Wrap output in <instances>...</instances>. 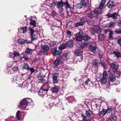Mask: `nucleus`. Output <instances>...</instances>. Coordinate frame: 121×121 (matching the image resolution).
<instances>
[{
    "instance_id": "obj_1",
    "label": "nucleus",
    "mask_w": 121,
    "mask_h": 121,
    "mask_svg": "<svg viewBox=\"0 0 121 121\" xmlns=\"http://www.w3.org/2000/svg\"><path fill=\"white\" fill-rule=\"evenodd\" d=\"M48 4L49 6L53 9H54L56 5L57 10L60 13H61L63 11V7L65 6V9L67 10V14L69 16L71 14L72 12L71 10H73V8L71 9L70 8V5L67 0L63 2L62 0H60L57 1L56 4L53 1H50Z\"/></svg>"
},
{
    "instance_id": "obj_2",
    "label": "nucleus",
    "mask_w": 121,
    "mask_h": 121,
    "mask_svg": "<svg viewBox=\"0 0 121 121\" xmlns=\"http://www.w3.org/2000/svg\"><path fill=\"white\" fill-rule=\"evenodd\" d=\"M42 89L38 93L39 95H41L46 94L48 90V87L46 85H44L42 86Z\"/></svg>"
},
{
    "instance_id": "obj_3",
    "label": "nucleus",
    "mask_w": 121,
    "mask_h": 121,
    "mask_svg": "<svg viewBox=\"0 0 121 121\" xmlns=\"http://www.w3.org/2000/svg\"><path fill=\"white\" fill-rule=\"evenodd\" d=\"M99 16V12L98 11H91L90 13L87 15V16L90 18H92L93 17H97Z\"/></svg>"
},
{
    "instance_id": "obj_4",
    "label": "nucleus",
    "mask_w": 121,
    "mask_h": 121,
    "mask_svg": "<svg viewBox=\"0 0 121 121\" xmlns=\"http://www.w3.org/2000/svg\"><path fill=\"white\" fill-rule=\"evenodd\" d=\"M24 113L23 112L18 111L16 113V117L18 120H22L24 117Z\"/></svg>"
},
{
    "instance_id": "obj_5",
    "label": "nucleus",
    "mask_w": 121,
    "mask_h": 121,
    "mask_svg": "<svg viewBox=\"0 0 121 121\" xmlns=\"http://www.w3.org/2000/svg\"><path fill=\"white\" fill-rule=\"evenodd\" d=\"M64 61V59L61 58H60V60L58 59L56 60L54 63V65H55L54 67L58 69L57 66L60 64H61L62 63H63Z\"/></svg>"
},
{
    "instance_id": "obj_6",
    "label": "nucleus",
    "mask_w": 121,
    "mask_h": 121,
    "mask_svg": "<svg viewBox=\"0 0 121 121\" xmlns=\"http://www.w3.org/2000/svg\"><path fill=\"white\" fill-rule=\"evenodd\" d=\"M92 30L95 33L99 34L101 32V29L98 26L94 25L92 28Z\"/></svg>"
},
{
    "instance_id": "obj_7",
    "label": "nucleus",
    "mask_w": 121,
    "mask_h": 121,
    "mask_svg": "<svg viewBox=\"0 0 121 121\" xmlns=\"http://www.w3.org/2000/svg\"><path fill=\"white\" fill-rule=\"evenodd\" d=\"M52 52L53 55H59L61 54L62 51L61 50H59V49H57L56 47H55L52 49Z\"/></svg>"
},
{
    "instance_id": "obj_8",
    "label": "nucleus",
    "mask_w": 121,
    "mask_h": 121,
    "mask_svg": "<svg viewBox=\"0 0 121 121\" xmlns=\"http://www.w3.org/2000/svg\"><path fill=\"white\" fill-rule=\"evenodd\" d=\"M12 82H15L17 84H19L20 82L21 83L23 82V81L22 80V79H19V77H18V75H16L13 77L12 80Z\"/></svg>"
},
{
    "instance_id": "obj_9",
    "label": "nucleus",
    "mask_w": 121,
    "mask_h": 121,
    "mask_svg": "<svg viewBox=\"0 0 121 121\" xmlns=\"http://www.w3.org/2000/svg\"><path fill=\"white\" fill-rule=\"evenodd\" d=\"M82 30H81L77 34V36L76 37V39L79 41H80L82 40V37L83 36Z\"/></svg>"
},
{
    "instance_id": "obj_10",
    "label": "nucleus",
    "mask_w": 121,
    "mask_h": 121,
    "mask_svg": "<svg viewBox=\"0 0 121 121\" xmlns=\"http://www.w3.org/2000/svg\"><path fill=\"white\" fill-rule=\"evenodd\" d=\"M17 42L19 43L22 45L24 43L29 44L31 43V42L28 40H25L22 39L21 38L17 40Z\"/></svg>"
},
{
    "instance_id": "obj_11",
    "label": "nucleus",
    "mask_w": 121,
    "mask_h": 121,
    "mask_svg": "<svg viewBox=\"0 0 121 121\" xmlns=\"http://www.w3.org/2000/svg\"><path fill=\"white\" fill-rule=\"evenodd\" d=\"M118 63L116 62H112L111 64V66L112 68V70L114 72L116 71L119 67Z\"/></svg>"
},
{
    "instance_id": "obj_12",
    "label": "nucleus",
    "mask_w": 121,
    "mask_h": 121,
    "mask_svg": "<svg viewBox=\"0 0 121 121\" xmlns=\"http://www.w3.org/2000/svg\"><path fill=\"white\" fill-rule=\"evenodd\" d=\"M20 54L17 51H14L13 54V59L15 62H16L18 58V57L19 56Z\"/></svg>"
},
{
    "instance_id": "obj_13",
    "label": "nucleus",
    "mask_w": 121,
    "mask_h": 121,
    "mask_svg": "<svg viewBox=\"0 0 121 121\" xmlns=\"http://www.w3.org/2000/svg\"><path fill=\"white\" fill-rule=\"evenodd\" d=\"M114 2L112 0H110L107 3V6L109 9L112 8L114 6Z\"/></svg>"
},
{
    "instance_id": "obj_14",
    "label": "nucleus",
    "mask_w": 121,
    "mask_h": 121,
    "mask_svg": "<svg viewBox=\"0 0 121 121\" xmlns=\"http://www.w3.org/2000/svg\"><path fill=\"white\" fill-rule=\"evenodd\" d=\"M21 106L23 108H25L28 104V102L25 99L22 100L20 102Z\"/></svg>"
},
{
    "instance_id": "obj_15",
    "label": "nucleus",
    "mask_w": 121,
    "mask_h": 121,
    "mask_svg": "<svg viewBox=\"0 0 121 121\" xmlns=\"http://www.w3.org/2000/svg\"><path fill=\"white\" fill-rule=\"evenodd\" d=\"M59 76V74L57 73H55L52 76V81L54 83H57L58 82L57 77Z\"/></svg>"
},
{
    "instance_id": "obj_16",
    "label": "nucleus",
    "mask_w": 121,
    "mask_h": 121,
    "mask_svg": "<svg viewBox=\"0 0 121 121\" xmlns=\"http://www.w3.org/2000/svg\"><path fill=\"white\" fill-rule=\"evenodd\" d=\"M96 47V44L95 42H92V44L90 46L89 49L91 52H93L95 50Z\"/></svg>"
},
{
    "instance_id": "obj_17",
    "label": "nucleus",
    "mask_w": 121,
    "mask_h": 121,
    "mask_svg": "<svg viewBox=\"0 0 121 121\" xmlns=\"http://www.w3.org/2000/svg\"><path fill=\"white\" fill-rule=\"evenodd\" d=\"M41 49L43 52H46L48 51L49 47L47 45H44L42 47Z\"/></svg>"
},
{
    "instance_id": "obj_18",
    "label": "nucleus",
    "mask_w": 121,
    "mask_h": 121,
    "mask_svg": "<svg viewBox=\"0 0 121 121\" xmlns=\"http://www.w3.org/2000/svg\"><path fill=\"white\" fill-rule=\"evenodd\" d=\"M26 29V27H22L20 29H18V31L20 32L21 33L25 34L27 32Z\"/></svg>"
},
{
    "instance_id": "obj_19",
    "label": "nucleus",
    "mask_w": 121,
    "mask_h": 121,
    "mask_svg": "<svg viewBox=\"0 0 121 121\" xmlns=\"http://www.w3.org/2000/svg\"><path fill=\"white\" fill-rule=\"evenodd\" d=\"M99 64L98 61L96 59H94L92 63L93 66L94 67H97Z\"/></svg>"
},
{
    "instance_id": "obj_20",
    "label": "nucleus",
    "mask_w": 121,
    "mask_h": 121,
    "mask_svg": "<svg viewBox=\"0 0 121 121\" xmlns=\"http://www.w3.org/2000/svg\"><path fill=\"white\" fill-rule=\"evenodd\" d=\"M88 0H82L81 2L83 6L84 7H86L88 4Z\"/></svg>"
},
{
    "instance_id": "obj_21",
    "label": "nucleus",
    "mask_w": 121,
    "mask_h": 121,
    "mask_svg": "<svg viewBox=\"0 0 121 121\" xmlns=\"http://www.w3.org/2000/svg\"><path fill=\"white\" fill-rule=\"evenodd\" d=\"M52 90L53 92L57 93L59 91V89L58 86H55L52 88Z\"/></svg>"
},
{
    "instance_id": "obj_22",
    "label": "nucleus",
    "mask_w": 121,
    "mask_h": 121,
    "mask_svg": "<svg viewBox=\"0 0 121 121\" xmlns=\"http://www.w3.org/2000/svg\"><path fill=\"white\" fill-rule=\"evenodd\" d=\"M86 116L88 117H90L92 114V111L89 109L87 110H86Z\"/></svg>"
},
{
    "instance_id": "obj_23",
    "label": "nucleus",
    "mask_w": 121,
    "mask_h": 121,
    "mask_svg": "<svg viewBox=\"0 0 121 121\" xmlns=\"http://www.w3.org/2000/svg\"><path fill=\"white\" fill-rule=\"evenodd\" d=\"M69 47H72L73 46V42L72 40H69L66 43Z\"/></svg>"
},
{
    "instance_id": "obj_24",
    "label": "nucleus",
    "mask_w": 121,
    "mask_h": 121,
    "mask_svg": "<svg viewBox=\"0 0 121 121\" xmlns=\"http://www.w3.org/2000/svg\"><path fill=\"white\" fill-rule=\"evenodd\" d=\"M91 83V81H90L89 79H87L86 81L85 82V86H84L85 88V86H86V85L88 86V87H89L90 86V84Z\"/></svg>"
},
{
    "instance_id": "obj_25",
    "label": "nucleus",
    "mask_w": 121,
    "mask_h": 121,
    "mask_svg": "<svg viewBox=\"0 0 121 121\" xmlns=\"http://www.w3.org/2000/svg\"><path fill=\"white\" fill-rule=\"evenodd\" d=\"M109 79L110 81L111 82H113L115 80L116 78L115 76L112 75L109 76Z\"/></svg>"
},
{
    "instance_id": "obj_26",
    "label": "nucleus",
    "mask_w": 121,
    "mask_h": 121,
    "mask_svg": "<svg viewBox=\"0 0 121 121\" xmlns=\"http://www.w3.org/2000/svg\"><path fill=\"white\" fill-rule=\"evenodd\" d=\"M19 84H18L19 85L18 86L22 88H25L27 87V83L26 82H23L22 84H21L20 82Z\"/></svg>"
},
{
    "instance_id": "obj_27",
    "label": "nucleus",
    "mask_w": 121,
    "mask_h": 121,
    "mask_svg": "<svg viewBox=\"0 0 121 121\" xmlns=\"http://www.w3.org/2000/svg\"><path fill=\"white\" fill-rule=\"evenodd\" d=\"M113 53L117 58L121 57V53L118 51H114L113 52Z\"/></svg>"
},
{
    "instance_id": "obj_28",
    "label": "nucleus",
    "mask_w": 121,
    "mask_h": 121,
    "mask_svg": "<svg viewBox=\"0 0 121 121\" xmlns=\"http://www.w3.org/2000/svg\"><path fill=\"white\" fill-rule=\"evenodd\" d=\"M105 2L106 0H102V1L99 5V8L100 9H102L104 6Z\"/></svg>"
},
{
    "instance_id": "obj_29",
    "label": "nucleus",
    "mask_w": 121,
    "mask_h": 121,
    "mask_svg": "<svg viewBox=\"0 0 121 121\" xmlns=\"http://www.w3.org/2000/svg\"><path fill=\"white\" fill-rule=\"evenodd\" d=\"M81 117L82 119L81 121H91L90 120L87 119L86 116L83 114H82Z\"/></svg>"
},
{
    "instance_id": "obj_30",
    "label": "nucleus",
    "mask_w": 121,
    "mask_h": 121,
    "mask_svg": "<svg viewBox=\"0 0 121 121\" xmlns=\"http://www.w3.org/2000/svg\"><path fill=\"white\" fill-rule=\"evenodd\" d=\"M101 84H105L107 82V78H102L100 80Z\"/></svg>"
},
{
    "instance_id": "obj_31",
    "label": "nucleus",
    "mask_w": 121,
    "mask_h": 121,
    "mask_svg": "<svg viewBox=\"0 0 121 121\" xmlns=\"http://www.w3.org/2000/svg\"><path fill=\"white\" fill-rule=\"evenodd\" d=\"M82 53V51L80 50H77L75 52V54L77 56H80Z\"/></svg>"
},
{
    "instance_id": "obj_32",
    "label": "nucleus",
    "mask_w": 121,
    "mask_h": 121,
    "mask_svg": "<svg viewBox=\"0 0 121 121\" xmlns=\"http://www.w3.org/2000/svg\"><path fill=\"white\" fill-rule=\"evenodd\" d=\"M7 72L9 74L14 73L12 68H11L9 67H7Z\"/></svg>"
},
{
    "instance_id": "obj_33",
    "label": "nucleus",
    "mask_w": 121,
    "mask_h": 121,
    "mask_svg": "<svg viewBox=\"0 0 121 121\" xmlns=\"http://www.w3.org/2000/svg\"><path fill=\"white\" fill-rule=\"evenodd\" d=\"M33 50L29 48L27 49L25 51V52L26 54H32Z\"/></svg>"
},
{
    "instance_id": "obj_34",
    "label": "nucleus",
    "mask_w": 121,
    "mask_h": 121,
    "mask_svg": "<svg viewBox=\"0 0 121 121\" xmlns=\"http://www.w3.org/2000/svg\"><path fill=\"white\" fill-rule=\"evenodd\" d=\"M36 23L35 21L33 19L30 20V25H32L34 27H35L36 26Z\"/></svg>"
},
{
    "instance_id": "obj_35",
    "label": "nucleus",
    "mask_w": 121,
    "mask_h": 121,
    "mask_svg": "<svg viewBox=\"0 0 121 121\" xmlns=\"http://www.w3.org/2000/svg\"><path fill=\"white\" fill-rule=\"evenodd\" d=\"M117 118L116 117L114 116L113 117H110L108 120V121H117Z\"/></svg>"
},
{
    "instance_id": "obj_36",
    "label": "nucleus",
    "mask_w": 121,
    "mask_h": 121,
    "mask_svg": "<svg viewBox=\"0 0 121 121\" xmlns=\"http://www.w3.org/2000/svg\"><path fill=\"white\" fill-rule=\"evenodd\" d=\"M37 36L35 34H32L31 35V38L32 41L36 40L37 39Z\"/></svg>"
},
{
    "instance_id": "obj_37",
    "label": "nucleus",
    "mask_w": 121,
    "mask_h": 121,
    "mask_svg": "<svg viewBox=\"0 0 121 121\" xmlns=\"http://www.w3.org/2000/svg\"><path fill=\"white\" fill-rule=\"evenodd\" d=\"M50 15L54 17L55 16H56L57 15V13L54 10H53L51 12L50 14Z\"/></svg>"
},
{
    "instance_id": "obj_38",
    "label": "nucleus",
    "mask_w": 121,
    "mask_h": 121,
    "mask_svg": "<svg viewBox=\"0 0 121 121\" xmlns=\"http://www.w3.org/2000/svg\"><path fill=\"white\" fill-rule=\"evenodd\" d=\"M104 36L103 34H100L98 36V39L99 40H102L104 39Z\"/></svg>"
},
{
    "instance_id": "obj_39",
    "label": "nucleus",
    "mask_w": 121,
    "mask_h": 121,
    "mask_svg": "<svg viewBox=\"0 0 121 121\" xmlns=\"http://www.w3.org/2000/svg\"><path fill=\"white\" fill-rule=\"evenodd\" d=\"M83 39L85 41H88L90 39V37L87 35L85 36L83 35Z\"/></svg>"
},
{
    "instance_id": "obj_40",
    "label": "nucleus",
    "mask_w": 121,
    "mask_h": 121,
    "mask_svg": "<svg viewBox=\"0 0 121 121\" xmlns=\"http://www.w3.org/2000/svg\"><path fill=\"white\" fill-rule=\"evenodd\" d=\"M115 25V22H111L108 24V26L110 27H114Z\"/></svg>"
},
{
    "instance_id": "obj_41",
    "label": "nucleus",
    "mask_w": 121,
    "mask_h": 121,
    "mask_svg": "<svg viewBox=\"0 0 121 121\" xmlns=\"http://www.w3.org/2000/svg\"><path fill=\"white\" fill-rule=\"evenodd\" d=\"M112 15V17L114 19L117 18V17L118 15V13H114Z\"/></svg>"
},
{
    "instance_id": "obj_42",
    "label": "nucleus",
    "mask_w": 121,
    "mask_h": 121,
    "mask_svg": "<svg viewBox=\"0 0 121 121\" xmlns=\"http://www.w3.org/2000/svg\"><path fill=\"white\" fill-rule=\"evenodd\" d=\"M29 67L28 65L26 63H24L23 64V68L24 69H26L28 70Z\"/></svg>"
},
{
    "instance_id": "obj_43",
    "label": "nucleus",
    "mask_w": 121,
    "mask_h": 121,
    "mask_svg": "<svg viewBox=\"0 0 121 121\" xmlns=\"http://www.w3.org/2000/svg\"><path fill=\"white\" fill-rule=\"evenodd\" d=\"M48 44L50 46L53 47L55 46L56 44V43L55 42L50 41L48 43Z\"/></svg>"
},
{
    "instance_id": "obj_44",
    "label": "nucleus",
    "mask_w": 121,
    "mask_h": 121,
    "mask_svg": "<svg viewBox=\"0 0 121 121\" xmlns=\"http://www.w3.org/2000/svg\"><path fill=\"white\" fill-rule=\"evenodd\" d=\"M103 75V78H108V74L106 71H105L104 72Z\"/></svg>"
},
{
    "instance_id": "obj_45",
    "label": "nucleus",
    "mask_w": 121,
    "mask_h": 121,
    "mask_svg": "<svg viewBox=\"0 0 121 121\" xmlns=\"http://www.w3.org/2000/svg\"><path fill=\"white\" fill-rule=\"evenodd\" d=\"M106 109H103V110L101 112L100 114L102 115L103 116H104L107 113Z\"/></svg>"
},
{
    "instance_id": "obj_46",
    "label": "nucleus",
    "mask_w": 121,
    "mask_h": 121,
    "mask_svg": "<svg viewBox=\"0 0 121 121\" xmlns=\"http://www.w3.org/2000/svg\"><path fill=\"white\" fill-rule=\"evenodd\" d=\"M83 25V23L80 22H76L75 23V26L76 27H78L79 26H82Z\"/></svg>"
},
{
    "instance_id": "obj_47",
    "label": "nucleus",
    "mask_w": 121,
    "mask_h": 121,
    "mask_svg": "<svg viewBox=\"0 0 121 121\" xmlns=\"http://www.w3.org/2000/svg\"><path fill=\"white\" fill-rule=\"evenodd\" d=\"M57 107L60 108V109H62L63 108L62 104L60 102H59L57 104Z\"/></svg>"
},
{
    "instance_id": "obj_48",
    "label": "nucleus",
    "mask_w": 121,
    "mask_h": 121,
    "mask_svg": "<svg viewBox=\"0 0 121 121\" xmlns=\"http://www.w3.org/2000/svg\"><path fill=\"white\" fill-rule=\"evenodd\" d=\"M66 32L67 34V37H69L72 36V32L68 30L66 31Z\"/></svg>"
},
{
    "instance_id": "obj_49",
    "label": "nucleus",
    "mask_w": 121,
    "mask_h": 121,
    "mask_svg": "<svg viewBox=\"0 0 121 121\" xmlns=\"http://www.w3.org/2000/svg\"><path fill=\"white\" fill-rule=\"evenodd\" d=\"M65 48V44H63L59 47V50H61V51L62 50L64 49Z\"/></svg>"
},
{
    "instance_id": "obj_50",
    "label": "nucleus",
    "mask_w": 121,
    "mask_h": 121,
    "mask_svg": "<svg viewBox=\"0 0 121 121\" xmlns=\"http://www.w3.org/2000/svg\"><path fill=\"white\" fill-rule=\"evenodd\" d=\"M87 20V18L85 17H82L81 20V23H83L84 25L85 24L84 22L86 21Z\"/></svg>"
},
{
    "instance_id": "obj_51",
    "label": "nucleus",
    "mask_w": 121,
    "mask_h": 121,
    "mask_svg": "<svg viewBox=\"0 0 121 121\" xmlns=\"http://www.w3.org/2000/svg\"><path fill=\"white\" fill-rule=\"evenodd\" d=\"M82 6V3H81L77 4L76 5V7L78 9H80L81 8Z\"/></svg>"
},
{
    "instance_id": "obj_52",
    "label": "nucleus",
    "mask_w": 121,
    "mask_h": 121,
    "mask_svg": "<svg viewBox=\"0 0 121 121\" xmlns=\"http://www.w3.org/2000/svg\"><path fill=\"white\" fill-rule=\"evenodd\" d=\"M88 44L87 43H83L80 45V47L82 48H83L86 46Z\"/></svg>"
},
{
    "instance_id": "obj_53",
    "label": "nucleus",
    "mask_w": 121,
    "mask_h": 121,
    "mask_svg": "<svg viewBox=\"0 0 121 121\" xmlns=\"http://www.w3.org/2000/svg\"><path fill=\"white\" fill-rule=\"evenodd\" d=\"M94 23V21L92 20H89L87 22V24L91 25L93 24Z\"/></svg>"
},
{
    "instance_id": "obj_54",
    "label": "nucleus",
    "mask_w": 121,
    "mask_h": 121,
    "mask_svg": "<svg viewBox=\"0 0 121 121\" xmlns=\"http://www.w3.org/2000/svg\"><path fill=\"white\" fill-rule=\"evenodd\" d=\"M112 34L113 32L112 31H110L109 32V39H111L112 38Z\"/></svg>"
},
{
    "instance_id": "obj_55",
    "label": "nucleus",
    "mask_w": 121,
    "mask_h": 121,
    "mask_svg": "<svg viewBox=\"0 0 121 121\" xmlns=\"http://www.w3.org/2000/svg\"><path fill=\"white\" fill-rule=\"evenodd\" d=\"M12 68L14 73L17 71L18 70L17 67L16 66Z\"/></svg>"
},
{
    "instance_id": "obj_56",
    "label": "nucleus",
    "mask_w": 121,
    "mask_h": 121,
    "mask_svg": "<svg viewBox=\"0 0 121 121\" xmlns=\"http://www.w3.org/2000/svg\"><path fill=\"white\" fill-rule=\"evenodd\" d=\"M45 77V75L43 76V77L41 74L39 75L38 77V78L39 80H41L44 78Z\"/></svg>"
},
{
    "instance_id": "obj_57",
    "label": "nucleus",
    "mask_w": 121,
    "mask_h": 121,
    "mask_svg": "<svg viewBox=\"0 0 121 121\" xmlns=\"http://www.w3.org/2000/svg\"><path fill=\"white\" fill-rule=\"evenodd\" d=\"M22 55H23V56L22 57L21 56V59L24 58L25 60H27L29 59L27 57L26 55H23V54Z\"/></svg>"
},
{
    "instance_id": "obj_58",
    "label": "nucleus",
    "mask_w": 121,
    "mask_h": 121,
    "mask_svg": "<svg viewBox=\"0 0 121 121\" xmlns=\"http://www.w3.org/2000/svg\"><path fill=\"white\" fill-rule=\"evenodd\" d=\"M29 70L31 72V73H32L35 71V70L34 69V68H30V67H29V69H28V70Z\"/></svg>"
},
{
    "instance_id": "obj_59",
    "label": "nucleus",
    "mask_w": 121,
    "mask_h": 121,
    "mask_svg": "<svg viewBox=\"0 0 121 121\" xmlns=\"http://www.w3.org/2000/svg\"><path fill=\"white\" fill-rule=\"evenodd\" d=\"M112 107L110 108H108L107 109H106L107 113H109L111 112L112 110Z\"/></svg>"
},
{
    "instance_id": "obj_60",
    "label": "nucleus",
    "mask_w": 121,
    "mask_h": 121,
    "mask_svg": "<svg viewBox=\"0 0 121 121\" xmlns=\"http://www.w3.org/2000/svg\"><path fill=\"white\" fill-rule=\"evenodd\" d=\"M41 82L43 83L44 84H45L47 82L46 81L44 78L41 80Z\"/></svg>"
},
{
    "instance_id": "obj_61",
    "label": "nucleus",
    "mask_w": 121,
    "mask_h": 121,
    "mask_svg": "<svg viewBox=\"0 0 121 121\" xmlns=\"http://www.w3.org/2000/svg\"><path fill=\"white\" fill-rule=\"evenodd\" d=\"M46 106L48 108H51L52 106V104H47L46 105Z\"/></svg>"
},
{
    "instance_id": "obj_62",
    "label": "nucleus",
    "mask_w": 121,
    "mask_h": 121,
    "mask_svg": "<svg viewBox=\"0 0 121 121\" xmlns=\"http://www.w3.org/2000/svg\"><path fill=\"white\" fill-rule=\"evenodd\" d=\"M118 26L120 28H121V20H119L117 22Z\"/></svg>"
},
{
    "instance_id": "obj_63",
    "label": "nucleus",
    "mask_w": 121,
    "mask_h": 121,
    "mask_svg": "<svg viewBox=\"0 0 121 121\" xmlns=\"http://www.w3.org/2000/svg\"><path fill=\"white\" fill-rule=\"evenodd\" d=\"M115 32L117 34L121 33V30L120 29H117L115 30Z\"/></svg>"
},
{
    "instance_id": "obj_64",
    "label": "nucleus",
    "mask_w": 121,
    "mask_h": 121,
    "mask_svg": "<svg viewBox=\"0 0 121 121\" xmlns=\"http://www.w3.org/2000/svg\"><path fill=\"white\" fill-rule=\"evenodd\" d=\"M101 64L102 66L104 68L105 67V63L103 61H101Z\"/></svg>"
}]
</instances>
